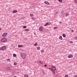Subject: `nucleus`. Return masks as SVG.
Returning <instances> with one entry per match:
<instances>
[{"mask_svg":"<svg viewBox=\"0 0 77 77\" xmlns=\"http://www.w3.org/2000/svg\"><path fill=\"white\" fill-rule=\"evenodd\" d=\"M7 40H8V39L6 38H4L1 39L0 42H6L7 41Z\"/></svg>","mask_w":77,"mask_h":77,"instance_id":"1","label":"nucleus"},{"mask_svg":"<svg viewBox=\"0 0 77 77\" xmlns=\"http://www.w3.org/2000/svg\"><path fill=\"white\" fill-rule=\"evenodd\" d=\"M21 56L23 59H25L26 57V54L25 53H22L21 54Z\"/></svg>","mask_w":77,"mask_h":77,"instance_id":"2","label":"nucleus"},{"mask_svg":"<svg viewBox=\"0 0 77 77\" xmlns=\"http://www.w3.org/2000/svg\"><path fill=\"white\" fill-rule=\"evenodd\" d=\"M6 49V46H3L0 48V50L1 51H4V50Z\"/></svg>","mask_w":77,"mask_h":77,"instance_id":"3","label":"nucleus"},{"mask_svg":"<svg viewBox=\"0 0 77 77\" xmlns=\"http://www.w3.org/2000/svg\"><path fill=\"white\" fill-rule=\"evenodd\" d=\"M8 35V33L5 32L2 35V37H6Z\"/></svg>","mask_w":77,"mask_h":77,"instance_id":"4","label":"nucleus"},{"mask_svg":"<svg viewBox=\"0 0 77 77\" xmlns=\"http://www.w3.org/2000/svg\"><path fill=\"white\" fill-rule=\"evenodd\" d=\"M39 31H42L43 30V27L40 26L39 28Z\"/></svg>","mask_w":77,"mask_h":77,"instance_id":"5","label":"nucleus"},{"mask_svg":"<svg viewBox=\"0 0 77 77\" xmlns=\"http://www.w3.org/2000/svg\"><path fill=\"white\" fill-rule=\"evenodd\" d=\"M51 68L52 70H53V71H55L56 69V68L55 67L52 66Z\"/></svg>","mask_w":77,"mask_h":77,"instance_id":"6","label":"nucleus"},{"mask_svg":"<svg viewBox=\"0 0 77 77\" xmlns=\"http://www.w3.org/2000/svg\"><path fill=\"white\" fill-rule=\"evenodd\" d=\"M72 57H73V56L72 55V54H70L68 56V58H72Z\"/></svg>","mask_w":77,"mask_h":77,"instance_id":"7","label":"nucleus"},{"mask_svg":"<svg viewBox=\"0 0 77 77\" xmlns=\"http://www.w3.org/2000/svg\"><path fill=\"white\" fill-rule=\"evenodd\" d=\"M45 5H49L50 3L47 2H45Z\"/></svg>","mask_w":77,"mask_h":77,"instance_id":"8","label":"nucleus"},{"mask_svg":"<svg viewBox=\"0 0 77 77\" xmlns=\"http://www.w3.org/2000/svg\"><path fill=\"white\" fill-rule=\"evenodd\" d=\"M17 10H14L12 11V13L13 14H15L17 13Z\"/></svg>","mask_w":77,"mask_h":77,"instance_id":"9","label":"nucleus"},{"mask_svg":"<svg viewBox=\"0 0 77 77\" xmlns=\"http://www.w3.org/2000/svg\"><path fill=\"white\" fill-rule=\"evenodd\" d=\"M31 20H36V18L35 17H32L31 18Z\"/></svg>","mask_w":77,"mask_h":77,"instance_id":"10","label":"nucleus"},{"mask_svg":"<svg viewBox=\"0 0 77 77\" xmlns=\"http://www.w3.org/2000/svg\"><path fill=\"white\" fill-rule=\"evenodd\" d=\"M59 39L61 40H62L63 39V38H62V36H60L59 37Z\"/></svg>","mask_w":77,"mask_h":77,"instance_id":"11","label":"nucleus"},{"mask_svg":"<svg viewBox=\"0 0 77 77\" xmlns=\"http://www.w3.org/2000/svg\"><path fill=\"white\" fill-rule=\"evenodd\" d=\"M18 47L21 48V47H23V45H18Z\"/></svg>","mask_w":77,"mask_h":77,"instance_id":"12","label":"nucleus"},{"mask_svg":"<svg viewBox=\"0 0 77 77\" xmlns=\"http://www.w3.org/2000/svg\"><path fill=\"white\" fill-rule=\"evenodd\" d=\"M48 23H47L45 24L44 25V26H48Z\"/></svg>","mask_w":77,"mask_h":77,"instance_id":"13","label":"nucleus"},{"mask_svg":"<svg viewBox=\"0 0 77 77\" xmlns=\"http://www.w3.org/2000/svg\"><path fill=\"white\" fill-rule=\"evenodd\" d=\"M63 36L64 37V38H65V37H66V35L65 34H64L63 35Z\"/></svg>","mask_w":77,"mask_h":77,"instance_id":"14","label":"nucleus"},{"mask_svg":"<svg viewBox=\"0 0 77 77\" xmlns=\"http://www.w3.org/2000/svg\"><path fill=\"white\" fill-rule=\"evenodd\" d=\"M40 47H37V49L38 50H40Z\"/></svg>","mask_w":77,"mask_h":77,"instance_id":"15","label":"nucleus"},{"mask_svg":"<svg viewBox=\"0 0 77 77\" xmlns=\"http://www.w3.org/2000/svg\"><path fill=\"white\" fill-rule=\"evenodd\" d=\"M68 15H69V13L66 14H65L66 17H67Z\"/></svg>","mask_w":77,"mask_h":77,"instance_id":"16","label":"nucleus"},{"mask_svg":"<svg viewBox=\"0 0 77 77\" xmlns=\"http://www.w3.org/2000/svg\"><path fill=\"white\" fill-rule=\"evenodd\" d=\"M30 16L31 17H33V14H30Z\"/></svg>","mask_w":77,"mask_h":77,"instance_id":"17","label":"nucleus"},{"mask_svg":"<svg viewBox=\"0 0 77 77\" xmlns=\"http://www.w3.org/2000/svg\"><path fill=\"white\" fill-rule=\"evenodd\" d=\"M58 1L60 3H62V0H58Z\"/></svg>","mask_w":77,"mask_h":77,"instance_id":"18","label":"nucleus"},{"mask_svg":"<svg viewBox=\"0 0 77 77\" xmlns=\"http://www.w3.org/2000/svg\"><path fill=\"white\" fill-rule=\"evenodd\" d=\"M11 69V68H10V67H8L7 68V69L8 70H9V69Z\"/></svg>","mask_w":77,"mask_h":77,"instance_id":"19","label":"nucleus"},{"mask_svg":"<svg viewBox=\"0 0 77 77\" xmlns=\"http://www.w3.org/2000/svg\"><path fill=\"white\" fill-rule=\"evenodd\" d=\"M29 30L28 29H24L25 31H29Z\"/></svg>","mask_w":77,"mask_h":77,"instance_id":"20","label":"nucleus"},{"mask_svg":"<svg viewBox=\"0 0 77 77\" xmlns=\"http://www.w3.org/2000/svg\"><path fill=\"white\" fill-rule=\"evenodd\" d=\"M37 45H38V43H35L34 45L35 46H36Z\"/></svg>","mask_w":77,"mask_h":77,"instance_id":"21","label":"nucleus"},{"mask_svg":"<svg viewBox=\"0 0 77 77\" xmlns=\"http://www.w3.org/2000/svg\"><path fill=\"white\" fill-rule=\"evenodd\" d=\"M13 56L14 57H16V56H17V55H16V54H13Z\"/></svg>","mask_w":77,"mask_h":77,"instance_id":"22","label":"nucleus"},{"mask_svg":"<svg viewBox=\"0 0 77 77\" xmlns=\"http://www.w3.org/2000/svg\"><path fill=\"white\" fill-rule=\"evenodd\" d=\"M24 77H28V75H24Z\"/></svg>","mask_w":77,"mask_h":77,"instance_id":"23","label":"nucleus"},{"mask_svg":"<svg viewBox=\"0 0 77 77\" xmlns=\"http://www.w3.org/2000/svg\"><path fill=\"white\" fill-rule=\"evenodd\" d=\"M65 77H68V75H65Z\"/></svg>","mask_w":77,"mask_h":77,"instance_id":"24","label":"nucleus"},{"mask_svg":"<svg viewBox=\"0 0 77 77\" xmlns=\"http://www.w3.org/2000/svg\"><path fill=\"white\" fill-rule=\"evenodd\" d=\"M74 2L76 3H77V0H75Z\"/></svg>","mask_w":77,"mask_h":77,"instance_id":"25","label":"nucleus"},{"mask_svg":"<svg viewBox=\"0 0 77 77\" xmlns=\"http://www.w3.org/2000/svg\"><path fill=\"white\" fill-rule=\"evenodd\" d=\"M27 27V26H24L23 27V28H24V29H25V28H26Z\"/></svg>","mask_w":77,"mask_h":77,"instance_id":"26","label":"nucleus"},{"mask_svg":"<svg viewBox=\"0 0 77 77\" xmlns=\"http://www.w3.org/2000/svg\"><path fill=\"white\" fill-rule=\"evenodd\" d=\"M39 63H40V64H43V63H42L41 62V61H39Z\"/></svg>","mask_w":77,"mask_h":77,"instance_id":"27","label":"nucleus"},{"mask_svg":"<svg viewBox=\"0 0 77 77\" xmlns=\"http://www.w3.org/2000/svg\"><path fill=\"white\" fill-rule=\"evenodd\" d=\"M14 65H16L17 63H14Z\"/></svg>","mask_w":77,"mask_h":77,"instance_id":"28","label":"nucleus"},{"mask_svg":"<svg viewBox=\"0 0 77 77\" xmlns=\"http://www.w3.org/2000/svg\"><path fill=\"white\" fill-rule=\"evenodd\" d=\"M54 29H57V27H54Z\"/></svg>","mask_w":77,"mask_h":77,"instance_id":"29","label":"nucleus"},{"mask_svg":"<svg viewBox=\"0 0 77 77\" xmlns=\"http://www.w3.org/2000/svg\"><path fill=\"white\" fill-rule=\"evenodd\" d=\"M42 53H43V52H44V51L43 50H42L41 51Z\"/></svg>","mask_w":77,"mask_h":77,"instance_id":"30","label":"nucleus"},{"mask_svg":"<svg viewBox=\"0 0 77 77\" xmlns=\"http://www.w3.org/2000/svg\"><path fill=\"white\" fill-rule=\"evenodd\" d=\"M54 70H52V72H53V73H55V72H54Z\"/></svg>","mask_w":77,"mask_h":77,"instance_id":"31","label":"nucleus"},{"mask_svg":"<svg viewBox=\"0 0 77 77\" xmlns=\"http://www.w3.org/2000/svg\"><path fill=\"white\" fill-rule=\"evenodd\" d=\"M70 44H72V43H73V42L72 41H70Z\"/></svg>","mask_w":77,"mask_h":77,"instance_id":"32","label":"nucleus"},{"mask_svg":"<svg viewBox=\"0 0 77 77\" xmlns=\"http://www.w3.org/2000/svg\"><path fill=\"white\" fill-rule=\"evenodd\" d=\"M77 77V75H75L73 77Z\"/></svg>","mask_w":77,"mask_h":77,"instance_id":"33","label":"nucleus"},{"mask_svg":"<svg viewBox=\"0 0 77 77\" xmlns=\"http://www.w3.org/2000/svg\"><path fill=\"white\" fill-rule=\"evenodd\" d=\"M51 70V71H52L53 70H52V69L51 68H49Z\"/></svg>","mask_w":77,"mask_h":77,"instance_id":"34","label":"nucleus"},{"mask_svg":"<svg viewBox=\"0 0 77 77\" xmlns=\"http://www.w3.org/2000/svg\"><path fill=\"white\" fill-rule=\"evenodd\" d=\"M9 60H10V59H8L7 60V61H9Z\"/></svg>","mask_w":77,"mask_h":77,"instance_id":"35","label":"nucleus"},{"mask_svg":"<svg viewBox=\"0 0 77 77\" xmlns=\"http://www.w3.org/2000/svg\"><path fill=\"white\" fill-rule=\"evenodd\" d=\"M45 67H46V66H47V65H46V64H45Z\"/></svg>","mask_w":77,"mask_h":77,"instance_id":"36","label":"nucleus"},{"mask_svg":"<svg viewBox=\"0 0 77 77\" xmlns=\"http://www.w3.org/2000/svg\"><path fill=\"white\" fill-rule=\"evenodd\" d=\"M71 31L72 32H74V31L73 30H72Z\"/></svg>","mask_w":77,"mask_h":77,"instance_id":"37","label":"nucleus"},{"mask_svg":"<svg viewBox=\"0 0 77 77\" xmlns=\"http://www.w3.org/2000/svg\"><path fill=\"white\" fill-rule=\"evenodd\" d=\"M13 77H16L14 76Z\"/></svg>","mask_w":77,"mask_h":77,"instance_id":"38","label":"nucleus"},{"mask_svg":"<svg viewBox=\"0 0 77 77\" xmlns=\"http://www.w3.org/2000/svg\"><path fill=\"white\" fill-rule=\"evenodd\" d=\"M0 30H1V29L0 28Z\"/></svg>","mask_w":77,"mask_h":77,"instance_id":"39","label":"nucleus"},{"mask_svg":"<svg viewBox=\"0 0 77 77\" xmlns=\"http://www.w3.org/2000/svg\"><path fill=\"white\" fill-rule=\"evenodd\" d=\"M76 38H77V37H76Z\"/></svg>","mask_w":77,"mask_h":77,"instance_id":"40","label":"nucleus"},{"mask_svg":"<svg viewBox=\"0 0 77 77\" xmlns=\"http://www.w3.org/2000/svg\"><path fill=\"white\" fill-rule=\"evenodd\" d=\"M54 0L56 1V0Z\"/></svg>","mask_w":77,"mask_h":77,"instance_id":"41","label":"nucleus"},{"mask_svg":"<svg viewBox=\"0 0 77 77\" xmlns=\"http://www.w3.org/2000/svg\"><path fill=\"white\" fill-rule=\"evenodd\" d=\"M76 77H77V76Z\"/></svg>","mask_w":77,"mask_h":77,"instance_id":"42","label":"nucleus"}]
</instances>
